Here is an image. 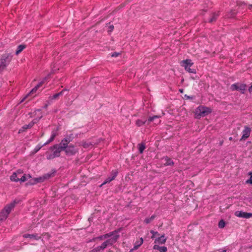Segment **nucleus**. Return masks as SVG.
Returning a JSON list of instances; mask_svg holds the SVG:
<instances>
[{"label": "nucleus", "mask_w": 252, "mask_h": 252, "mask_svg": "<svg viewBox=\"0 0 252 252\" xmlns=\"http://www.w3.org/2000/svg\"><path fill=\"white\" fill-rule=\"evenodd\" d=\"M235 215L239 218H246V219H248V218L252 217V213L244 212L242 211H236L235 213Z\"/></svg>", "instance_id": "12"}, {"label": "nucleus", "mask_w": 252, "mask_h": 252, "mask_svg": "<svg viewBox=\"0 0 252 252\" xmlns=\"http://www.w3.org/2000/svg\"><path fill=\"white\" fill-rule=\"evenodd\" d=\"M160 247V246H159L158 245H155L153 247V249L154 250H158L159 251Z\"/></svg>", "instance_id": "38"}, {"label": "nucleus", "mask_w": 252, "mask_h": 252, "mask_svg": "<svg viewBox=\"0 0 252 252\" xmlns=\"http://www.w3.org/2000/svg\"><path fill=\"white\" fill-rule=\"evenodd\" d=\"M229 139L230 140H232V137H230V138H229Z\"/></svg>", "instance_id": "50"}, {"label": "nucleus", "mask_w": 252, "mask_h": 252, "mask_svg": "<svg viewBox=\"0 0 252 252\" xmlns=\"http://www.w3.org/2000/svg\"><path fill=\"white\" fill-rule=\"evenodd\" d=\"M160 120H158V121H156L155 124H158L160 123Z\"/></svg>", "instance_id": "46"}, {"label": "nucleus", "mask_w": 252, "mask_h": 252, "mask_svg": "<svg viewBox=\"0 0 252 252\" xmlns=\"http://www.w3.org/2000/svg\"><path fill=\"white\" fill-rule=\"evenodd\" d=\"M15 173H18V175L21 176L22 175L23 171L21 170H18Z\"/></svg>", "instance_id": "37"}, {"label": "nucleus", "mask_w": 252, "mask_h": 252, "mask_svg": "<svg viewBox=\"0 0 252 252\" xmlns=\"http://www.w3.org/2000/svg\"><path fill=\"white\" fill-rule=\"evenodd\" d=\"M120 235H116L114 237L110 238L105 242H104L100 246L103 249V250L107 248L108 246H112L113 244L115 243L118 239H119Z\"/></svg>", "instance_id": "7"}, {"label": "nucleus", "mask_w": 252, "mask_h": 252, "mask_svg": "<svg viewBox=\"0 0 252 252\" xmlns=\"http://www.w3.org/2000/svg\"><path fill=\"white\" fill-rule=\"evenodd\" d=\"M155 217H156L155 215H153L150 218H146L144 220V222L146 223V224H148L150 222H151L153 220H154V219L155 218Z\"/></svg>", "instance_id": "30"}, {"label": "nucleus", "mask_w": 252, "mask_h": 252, "mask_svg": "<svg viewBox=\"0 0 252 252\" xmlns=\"http://www.w3.org/2000/svg\"><path fill=\"white\" fill-rule=\"evenodd\" d=\"M109 28L111 29V31H112L114 29V26L113 25H112V26H110Z\"/></svg>", "instance_id": "45"}, {"label": "nucleus", "mask_w": 252, "mask_h": 252, "mask_svg": "<svg viewBox=\"0 0 252 252\" xmlns=\"http://www.w3.org/2000/svg\"><path fill=\"white\" fill-rule=\"evenodd\" d=\"M160 117V116L157 115L154 116L153 117H150L147 121L148 124H149L150 122L154 121L155 119H158Z\"/></svg>", "instance_id": "29"}, {"label": "nucleus", "mask_w": 252, "mask_h": 252, "mask_svg": "<svg viewBox=\"0 0 252 252\" xmlns=\"http://www.w3.org/2000/svg\"><path fill=\"white\" fill-rule=\"evenodd\" d=\"M15 204V202H13L5 206L0 213V221H3L7 219L12 209L14 207Z\"/></svg>", "instance_id": "2"}, {"label": "nucleus", "mask_w": 252, "mask_h": 252, "mask_svg": "<svg viewBox=\"0 0 252 252\" xmlns=\"http://www.w3.org/2000/svg\"><path fill=\"white\" fill-rule=\"evenodd\" d=\"M93 143L91 142L83 141L81 143V145L84 148H92L93 146Z\"/></svg>", "instance_id": "20"}, {"label": "nucleus", "mask_w": 252, "mask_h": 252, "mask_svg": "<svg viewBox=\"0 0 252 252\" xmlns=\"http://www.w3.org/2000/svg\"><path fill=\"white\" fill-rule=\"evenodd\" d=\"M167 251V248L165 246L160 247L159 251L160 252H166Z\"/></svg>", "instance_id": "34"}, {"label": "nucleus", "mask_w": 252, "mask_h": 252, "mask_svg": "<svg viewBox=\"0 0 252 252\" xmlns=\"http://www.w3.org/2000/svg\"><path fill=\"white\" fill-rule=\"evenodd\" d=\"M143 243V240L142 238L140 239L139 241H136L134 246L133 249L137 250Z\"/></svg>", "instance_id": "22"}, {"label": "nucleus", "mask_w": 252, "mask_h": 252, "mask_svg": "<svg viewBox=\"0 0 252 252\" xmlns=\"http://www.w3.org/2000/svg\"><path fill=\"white\" fill-rule=\"evenodd\" d=\"M166 241V238L165 237L164 235H161L160 237L157 238L155 240V243L159 244H164Z\"/></svg>", "instance_id": "16"}, {"label": "nucleus", "mask_w": 252, "mask_h": 252, "mask_svg": "<svg viewBox=\"0 0 252 252\" xmlns=\"http://www.w3.org/2000/svg\"><path fill=\"white\" fill-rule=\"evenodd\" d=\"M211 112L212 110L210 108L199 106L195 110V114L196 118H200L208 115Z\"/></svg>", "instance_id": "4"}, {"label": "nucleus", "mask_w": 252, "mask_h": 252, "mask_svg": "<svg viewBox=\"0 0 252 252\" xmlns=\"http://www.w3.org/2000/svg\"><path fill=\"white\" fill-rule=\"evenodd\" d=\"M26 46L25 45H20L17 47V50L15 52V54L18 55L20 54L25 48Z\"/></svg>", "instance_id": "23"}, {"label": "nucleus", "mask_w": 252, "mask_h": 252, "mask_svg": "<svg viewBox=\"0 0 252 252\" xmlns=\"http://www.w3.org/2000/svg\"><path fill=\"white\" fill-rule=\"evenodd\" d=\"M225 223L222 220H220L218 224V226L220 228H222L225 226Z\"/></svg>", "instance_id": "32"}, {"label": "nucleus", "mask_w": 252, "mask_h": 252, "mask_svg": "<svg viewBox=\"0 0 252 252\" xmlns=\"http://www.w3.org/2000/svg\"><path fill=\"white\" fill-rule=\"evenodd\" d=\"M249 91L250 93H252V85L249 87Z\"/></svg>", "instance_id": "41"}, {"label": "nucleus", "mask_w": 252, "mask_h": 252, "mask_svg": "<svg viewBox=\"0 0 252 252\" xmlns=\"http://www.w3.org/2000/svg\"><path fill=\"white\" fill-rule=\"evenodd\" d=\"M21 176L18 175V173L15 172L13 173L10 176V180L13 182H18L19 180V178Z\"/></svg>", "instance_id": "19"}, {"label": "nucleus", "mask_w": 252, "mask_h": 252, "mask_svg": "<svg viewBox=\"0 0 252 252\" xmlns=\"http://www.w3.org/2000/svg\"><path fill=\"white\" fill-rule=\"evenodd\" d=\"M13 56L10 53L4 54L0 59V71H2L9 63L12 59Z\"/></svg>", "instance_id": "3"}, {"label": "nucleus", "mask_w": 252, "mask_h": 252, "mask_svg": "<svg viewBox=\"0 0 252 252\" xmlns=\"http://www.w3.org/2000/svg\"><path fill=\"white\" fill-rule=\"evenodd\" d=\"M120 230H121V229H119L118 230L111 232L109 233H107L106 234L101 235L97 237L94 238H93V241H95V240H96V239H98L99 240H103L107 239L110 237L111 238L116 235H119L118 233L120 232Z\"/></svg>", "instance_id": "5"}, {"label": "nucleus", "mask_w": 252, "mask_h": 252, "mask_svg": "<svg viewBox=\"0 0 252 252\" xmlns=\"http://www.w3.org/2000/svg\"><path fill=\"white\" fill-rule=\"evenodd\" d=\"M71 139L70 137H65L61 141L60 144H58V146L62 151H64L68 146V144L71 142Z\"/></svg>", "instance_id": "9"}, {"label": "nucleus", "mask_w": 252, "mask_h": 252, "mask_svg": "<svg viewBox=\"0 0 252 252\" xmlns=\"http://www.w3.org/2000/svg\"><path fill=\"white\" fill-rule=\"evenodd\" d=\"M191 64H192V63H191L190 62V64H189L190 66L191 65Z\"/></svg>", "instance_id": "52"}, {"label": "nucleus", "mask_w": 252, "mask_h": 252, "mask_svg": "<svg viewBox=\"0 0 252 252\" xmlns=\"http://www.w3.org/2000/svg\"><path fill=\"white\" fill-rule=\"evenodd\" d=\"M189 64V60H188V59L182 61L181 62V66L183 67H184L185 69L188 71H189V67H188Z\"/></svg>", "instance_id": "17"}, {"label": "nucleus", "mask_w": 252, "mask_h": 252, "mask_svg": "<svg viewBox=\"0 0 252 252\" xmlns=\"http://www.w3.org/2000/svg\"><path fill=\"white\" fill-rule=\"evenodd\" d=\"M28 176L29 177V178H31V176H30V175H29H29H28Z\"/></svg>", "instance_id": "51"}, {"label": "nucleus", "mask_w": 252, "mask_h": 252, "mask_svg": "<svg viewBox=\"0 0 252 252\" xmlns=\"http://www.w3.org/2000/svg\"><path fill=\"white\" fill-rule=\"evenodd\" d=\"M186 98L187 99H189V96L187 95V94H186V95H185V98Z\"/></svg>", "instance_id": "44"}, {"label": "nucleus", "mask_w": 252, "mask_h": 252, "mask_svg": "<svg viewBox=\"0 0 252 252\" xmlns=\"http://www.w3.org/2000/svg\"><path fill=\"white\" fill-rule=\"evenodd\" d=\"M179 91H180L181 93H183V89H180V90H179Z\"/></svg>", "instance_id": "47"}, {"label": "nucleus", "mask_w": 252, "mask_h": 252, "mask_svg": "<svg viewBox=\"0 0 252 252\" xmlns=\"http://www.w3.org/2000/svg\"><path fill=\"white\" fill-rule=\"evenodd\" d=\"M191 185H192V186H193L194 184L193 183H190V186H191Z\"/></svg>", "instance_id": "48"}, {"label": "nucleus", "mask_w": 252, "mask_h": 252, "mask_svg": "<svg viewBox=\"0 0 252 252\" xmlns=\"http://www.w3.org/2000/svg\"><path fill=\"white\" fill-rule=\"evenodd\" d=\"M138 148L139 153L142 154L145 149V145L144 143H140L138 145Z\"/></svg>", "instance_id": "25"}, {"label": "nucleus", "mask_w": 252, "mask_h": 252, "mask_svg": "<svg viewBox=\"0 0 252 252\" xmlns=\"http://www.w3.org/2000/svg\"><path fill=\"white\" fill-rule=\"evenodd\" d=\"M146 122H147L146 120L142 121V120L138 119V120H136V121L135 122V124L137 126H141L144 125L146 123Z\"/></svg>", "instance_id": "26"}, {"label": "nucleus", "mask_w": 252, "mask_h": 252, "mask_svg": "<svg viewBox=\"0 0 252 252\" xmlns=\"http://www.w3.org/2000/svg\"><path fill=\"white\" fill-rule=\"evenodd\" d=\"M120 54L119 53L114 52V53H113L112 54L111 56H112V57H118Z\"/></svg>", "instance_id": "36"}, {"label": "nucleus", "mask_w": 252, "mask_h": 252, "mask_svg": "<svg viewBox=\"0 0 252 252\" xmlns=\"http://www.w3.org/2000/svg\"><path fill=\"white\" fill-rule=\"evenodd\" d=\"M190 73H195V71L194 70H192L190 68Z\"/></svg>", "instance_id": "43"}, {"label": "nucleus", "mask_w": 252, "mask_h": 252, "mask_svg": "<svg viewBox=\"0 0 252 252\" xmlns=\"http://www.w3.org/2000/svg\"><path fill=\"white\" fill-rule=\"evenodd\" d=\"M49 75H48L47 76L45 77L43 80L40 82V83H39L34 88H33L31 91V92L29 93V94H33L34 93H36V92L37 91V90L40 88L41 87L42 85L44 84V83L49 78Z\"/></svg>", "instance_id": "13"}, {"label": "nucleus", "mask_w": 252, "mask_h": 252, "mask_svg": "<svg viewBox=\"0 0 252 252\" xmlns=\"http://www.w3.org/2000/svg\"><path fill=\"white\" fill-rule=\"evenodd\" d=\"M23 237L27 238H30L31 239H33L36 240H38L41 238L40 236H39L36 233L35 234H25L23 235Z\"/></svg>", "instance_id": "15"}, {"label": "nucleus", "mask_w": 252, "mask_h": 252, "mask_svg": "<svg viewBox=\"0 0 252 252\" xmlns=\"http://www.w3.org/2000/svg\"><path fill=\"white\" fill-rule=\"evenodd\" d=\"M246 88V85L243 83H237L233 84L231 86L232 91H240L243 94L245 93Z\"/></svg>", "instance_id": "8"}, {"label": "nucleus", "mask_w": 252, "mask_h": 252, "mask_svg": "<svg viewBox=\"0 0 252 252\" xmlns=\"http://www.w3.org/2000/svg\"><path fill=\"white\" fill-rule=\"evenodd\" d=\"M219 12L214 13L213 14L212 16H211V17L209 19L208 22L209 23H212V22L215 21L216 20V19H217L218 17L219 16Z\"/></svg>", "instance_id": "21"}, {"label": "nucleus", "mask_w": 252, "mask_h": 252, "mask_svg": "<svg viewBox=\"0 0 252 252\" xmlns=\"http://www.w3.org/2000/svg\"><path fill=\"white\" fill-rule=\"evenodd\" d=\"M220 252H226V251L225 250H222V251H220Z\"/></svg>", "instance_id": "49"}, {"label": "nucleus", "mask_w": 252, "mask_h": 252, "mask_svg": "<svg viewBox=\"0 0 252 252\" xmlns=\"http://www.w3.org/2000/svg\"><path fill=\"white\" fill-rule=\"evenodd\" d=\"M38 121V119H34L32 122H31V123H34V125L35 124L37 123Z\"/></svg>", "instance_id": "40"}, {"label": "nucleus", "mask_w": 252, "mask_h": 252, "mask_svg": "<svg viewBox=\"0 0 252 252\" xmlns=\"http://www.w3.org/2000/svg\"><path fill=\"white\" fill-rule=\"evenodd\" d=\"M29 95V94H27L24 97H23L22 98V99L20 101V103H22L23 102L25 99L26 98L28 97V96Z\"/></svg>", "instance_id": "39"}, {"label": "nucleus", "mask_w": 252, "mask_h": 252, "mask_svg": "<svg viewBox=\"0 0 252 252\" xmlns=\"http://www.w3.org/2000/svg\"><path fill=\"white\" fill-rule=\"evenodd\" d=\"M64 152L66 155L72 156L75 155L78 152V150L75 148L74 145H70L65 150Z\"/></svg>", "instance_id": "10"}, {"label": "nucleus", "mask_w": 252, "mask_h": 252, "mask_svg": "<svg viewBox=\"0 0 252 252\" xmlns=\"http://www.w3.org/2000/svg\"><path fill=\"white\" fill-rule=\"evenodd\" d=\"M27 180V178L26 177V175H21L19 178V181L21 182H24Z\"/></svg>", "instance_id": "33"}, {"label": "nucleus", "mask_w": 252, "mask_h": 252, "mask_svg": "<svg viewBox=\"0 0 252 252\" xmlns=\"http://www.w3.org/2000/svg\"><path fill=\"white\" fill-rule=\"evenodd\" d=\"M57 136V133L56 132L53 131L52 133V135L50 139L46 142V143H45V145L50 143V142H52L56 136Z\"/></svg>", "instance_id": "24"}, {"label": "nucleus", "mask_w": 252, "mask_h": 252, "mask_svg": "<svg viewBox=\"0 0 252 252\" xmlns=\"http://www.w3.org/2000/svg\"><path fill=\"white\" fill-rule=\"evenodd\" d=\"M49 150H51L53 153H50L49 151L46 153V155H47V158L48 159H51L57 157H59L60 156V153L62 151V150L58 146V144H55L54 146L51 147Z\"/></svg>", "instance_id": "1"}, {"label": "nucleus", "mask_w": 252, "mask_h": 252, "mask_svg": "<svg viewBox=\"0 0 252 252\" xmlns=\"http://www.w3.org/2000/svg\"><path fill=\"white\" fill-rule=\"evenodd\" d=\"M101 251H103V249H102L101 246H99L93 249L90 252H99Z\"/></svg>", "instance_id": "31"}, {"label": "nucleus", "mask_w": 252, "mask_h": 252, "mask_svg": "<svg viewBox=\"0 0 252 252\" xmlns=\"http://www.w3.org/2000/svg\"><path fill=\"white\" fill-rule=\"evenodd\" d=\"M165 160L166 161V162L165 163V165H172L174 164L173 160L168 158L167 157L165 158Z\"/></svg>", "instance_id": "27"}, {"label": "nucleus", "mask_w": 252, "mask_h": 252, "mask_svg": "<svg viewBox=\"0 0 252 252\" xmlns=\"http://www.w3.org/2000/svg\"><path fill=\"white\" fill-rule=\"evenodd\" d=\"M118 172L117 170H113L111 173L110 176L108 177L105 181L101 185V187L103 185L110 183L111 181L114 180L116 177L117 176Z\"/></svg>", "instance_id": "11"}, {"label": "nucleus", "mask_w": 252, "mask_h": 252, "mask_svg": "<svg viewBox=\"0 0 252 252\" xmlns=\"http://www.w3.org/2000/svg\"><path fill=\"white\" fill-rule=\"evenodd\" d=\"M54 176V173H47L45 175H44L42 177H40L39 178H34L33 180V182L31 183V184L33 185L37 183H42L44 182L45 180L50 178L51 177H52Z\"/></svg>", "instance_id": "6"}, {"label": "nucleus", "mask_w": 252, "mask_h": 252, "mask_svg": "<svg viewBox=\"0 0 252 252\" xmlns=\"http://www.w3.org/2000/svg\"><path fill=\"white\" fill-rule=\"evenodd\" d=\"M150 232L153 234L152 236L151 237V238H154L155 236V235H159L158 232H155L154 230H151Z\"/></svg>", "instance_id": "35"}, {"label": "nucleus", "mask_w": 252, "mask_h": 252, "mask_svg": "<svg viewBox=\"0 0 252 252\" xmlns=\"http://www.w3.org/2000/svg\"><path fill=\"white\" fill-rule=\"evenodd\" d=\"M33 125H34V123H31V122L28 125H25L24 126H23L22 127L21 129H20L19 132L25 131V130H26L28 128H32L33 126Z\"/></svg>", "instance_id": "18"}, {"label": "nucleus", "mask_w": 252, "mask_h": 252, "mask_svg": "<svg viewBox=\"0 0 252 252\" xmlns=\"http://www.w3.org/2000/svg\"><path fill=\"white\" fill-rule=\"evenodd\" d=\"M62 94H63V91H62L59 93L56 94L54 95H53V96H50L49 97V98L50 99H56L58 98L59 96H60V95H62Z\"/></svg>", "instance_id": "28"}, {"label": "nucleus", "mask_w": 252, "mask_h": 252, "mask_svg": "<svg viewBox=\"0 0 252 252\" xmlns=\"http://www.w3.org/2000/svg\"><path fill=\"white\" fill-rule=\"evenodd\" d=\"M247 182H249L252 184V176L250 177L249 181H247Z\"/></svg>", "instance_id": "42"}, {"label": "nucleus", "mask_w": 252, "mask_h": 252, "mask_svg": "<svg viewBox=\"0 0 252 252\" xmlns=\"http://www.w3.org/2000/svg\"><path fill=\"white\" fill-rule=\"evenodd\" d=\"M251 129L248 126H245L244 130L242 131V136L241 140H245L248 138L251 134Z\"/></svg>", "instance_id": "14"}]
</instances>
